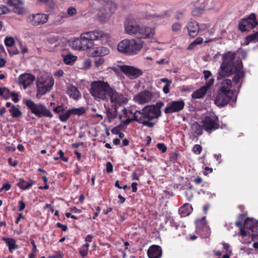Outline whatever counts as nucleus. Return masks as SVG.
<instances>
[{"label": "nucleus", "mask_w": 258, "mask_h": 258, "mask_svg": "<svg viewBox=\"0 0 258 258\" xmlns=\"http://www.w3.org/2000/svg\"><path fill=\"white\" fill-rule=\"evenodd\" d=\"M235 53L228 51L223 54L222 62L217 73L218 80L234 74L233 81L237 83L239 79L243 77L242 64L241 60L233 61Z\"/></svg>", "instance_id": "f257e3e1"}, {"label": "nucleus", "mask_w": 258, "mask_h": 258, "mask_svg": "<svg viewBox=\"0 0 258 258\" xmlns=\"http://www.w3.org/2000/svg\"><path fill=\"white\" fill-rule=\"evenodd\" d=\"M112 87L103 81H93L90 85V92L95 100H107V97Z\"/></svg>", "instance_id": "f03ea898"}, {"label": "nucleus", "mask_w": 258, "mask_h": 258, "mask_svg": "<svg viewBox=\"0 0 258 258\" xmlns=\"http://www.w3.org/2000/svg\"><path fill=\"white\" fill-rule=\"evenodd\" d=\"M81 38L83 50H85L92 48L94 45V40L107 41L110 38V35L101 30H94L82 33Z\"/></svg>", "instance_id": "7ed1b4c3"}, {"label": "nucleus", "mask_w": 258, "mask_h": 258, "mask_svg": "<svg viewBox=\"0 0 258 258\" xmlns=\"http://www.w3.org/2000/svg\"><path fill=\"white\" fill-rule=\"evenodd\" d=\"M143 45L142 40L139 39H125L119 42L117 50L126 55H135L141 50Z\"/></svg>", "instance_id": "20e7f679"}, {"label": "nucleus", "mask_w": 258, "mask_h": 258, "mask_svg": "<svg viewBox=\"0 0 258 258\" xmlns=\"http://www.w3.org/2000/svg\"><path fill=\"white\" fill-rule=\"evenodd\" d=\"M24 103L31 112L38 117L44 116L51 118L53 116L50 110L42 104H36L31 99L24 100Z\"/></svg>", "instance_id": "39448f33"}, {"label": "nucleus", "mask_w": 258, "mask_h": 258, "mask_svg": "<svg viewBox=\"0 0 258 258\" xmlns=\"http://www.w3.org/2000/svg\"><path fill=\"white\" fill-rule=\"evenodd\" d=\"M109 100L111 106L117 109L119 107L127 104L128 98L123 94L117 92L112 87L107 97V100Z\"/></svg>", "instance_id": "423d86ee"}, {"label": "nucleus", "mask_w": 258, "mask_h": 258, "mask_svg": "<svg viewBox=\"0 0 258 258\" xmlns=\"http://www.w3.org/2000/svg\"><path fill=\"white\" fill-rule=\"evenodd\" d=\"M117 8L115 0H104V4L99 9V15L108 20L115 13Z\"/></svg>", "instance_id": "0eeeda50"}, {"label": "nucleus", "mask_w": 258, "mask_h": 258, "mask_svg": "<svg viewBox=\"0 0 258 258\" xmlns=\"http://www.w3.org/2000/svg\"><path fill=\"white\" fill-rule=\"evenodd\" d=\"M54 85V80L52 77H48L45 80H38L37 82V98H40L52 89Z\"/></svg>", "instance_id": "6e6552de"}, {"label": "nucleus", "mask_w": 258, "mask_h": 258, "mask_svg": "<svg viewBox=\"0 0 258 258\" xmlns=\"http://www.w3.org/2000/svg\"><path fill=\"white\" fill-rule=\"evenodd\" d=\"M135 115L151 120L159 117L161 115V110L155 105L147 106L144 107L141 111H137Z\"/></svg>", "instance_id": "1a4fd4ad"}, {"label": "nucleus", "mask_w": 258, "mask_h": 258, "mask_svg": "<svg viewBox=\"0 0 258 258\" xmlns=\"http://www.w3.org/2000/svg\"><path fill=\"white\" fill-rule=\"evenodd\" d=\"M203 127L205 131L210 133L218 129L220 125L218 118L216 116H207L203 120Z\"/></svg>", "instance_id": "9d476101"}, {"label": "nucleus", "mask_w": 258, "mask_h": 258, "mask_svg": "<svg viewBox=\"0 0 258 258\" xmlns=\"http://www.w3.org/2000/svg\"><path fill=\"white\" fill-rule=\"evenodd\" d=\"M254 14H251L247 18L243 19L239 23V29L244 32L255 27L257 23Z\"/></svg>", "instance_id": "9b49d317"}, {"label": "nucleus", "mask_w": 258, "mask_h": 258, "mask_svg": "<svg viewBox=\"0 0 258 258\" xmlns=\"http://www.w3.org/2000/svg\"><path fill=\"white\" fill-rule=\"evenodd\" d=\"M233 94L218 90L215 99V104L218 106H224L232 98Z\"/></svg>", "instance_id": "f8f14e48"}, {"label": "nucleus", "mask_w": 258, "mask_h": 258, "mask_svg": "<svg viewBox=\"0 0 258 258\" xmlns=\"http://www.w3.org/2000/svg\"><path fill=\"white\" fill-rule=\"evenodd\" d=\"M124 30L129 35H136L141 31V27L133 19H128L124 22Z\"/></svg>", "instance_id": "ddd939ff"}, {"label": "nucleus", "mask_w": 258, "mask_h": 258, "mask_svg": "<svg viewBox=\"0 0 258 258\" xmlns=\"http://www.w3.org/2000/svg\"><path fill=\"white\" fill-rule=\"evenodd\" d=\"M120 69L126 76L131 79H135L142 74L141 70L130 66H121Z\"/></svg>", "instance_id": "4468645a"}, {"label": "nucleus", "mask_w": 258, "mask_h": 258, "mask_svg": "<svg viewBox=\"0 0 258 258\" xmlns=\"http://www.w3.org/2000/svg\"><path fill=\"white\" fill-rule=\"evenodd\" d=\"M48 19L47 15L44 14H36L30 15L27 19L29 23L33 26H38L46 23Z\"/></svg>", "instance_id": "2eb2a0df"}, {"label": "nucleus", "mask_w": 258, "mask_h": 258, "mask_svg": "<svg viewBox=\"0 0 258 258\" xmlns=\"http://www.w3.org/2000/svg\"><path fill=\"white\" fill-rule=\"evenodd\" d=\"M214 81V79L210 78L204 86L196 90L192 94V97L194 99H200L203 98L207 91L213 86Z\"/></svg>", "instance_id": "dca6fc26"}, {"label": "nucleus", "mask_w": 258, "mask_h": 258, "mask_svg": "<svg viewBox=\"0 0 258 258\" xmlns=\"http://www.w3.org/2000/svg\"><path fill=\"white\" fill-rule=\"evenodd\" d=\"M35 80V77L30 74L21 75L18 79L19 85L22 86L24 89L30 86Z\"/></svg>", "instance_id": "f3484780"}, {"label": "nucleus", "mask_w": 258, "mask_h": 258, "mask_svg": "<svg viewBox=\"0 0 258 258\" xmlns=\"http://www.w3.org/2000/svg\"><path fill=\"white\" fill-rule=\"evenodd\" d=\"M184 103L183 100L172 101L168 103L164 109L165 113H170L178 111L183 108Z\"/></svg>", "instance_id": "a211bd4d"}, {"label": "nucleus", "mask_w": 258, "mask_h": 258, "mask_svg": "<svg viewBox=\"0 0 258 258\" xmlns=\"http://www.w3.org/2000/svg\"><path fill=\"white\" fill-rule=\"evenodd\" d=\"M153 97L151 92L145 91L136 95L134 97L135 101L140 104H144L150 101Z\"/></svg>", "instance_id": "6ab92c4d"}, {"label": "nucleus", "mask_w": 258, "mask_h": 258, "mask_svg": "<svg viewBox=\"0 0 258 258\" xmlns=\"http://www.w3.org/2000/svg\"><path fill=\"white\" fill-rule=\"evenodd\" d=\"M257 225L258 221L253 219L247 218L244 221L245 228L251 230L253 237L256 236L257 235L256 233Z\"/></svg>", "instance_id": "aec40b11"}, {"label": "nucleus", "mask_w": 258, "mask_h": 258, "mask_svg": "<svg viewBox=\"0 0 258 258\" xmlns=\"http://www.w3.org/2000/svg\"><path fill=\"white\" fill-rule=\"evenodd\" d=\"M147 254L149 258H160L162 256L161 247L157 245H153L149 248Z\"/></svg>", "instance_id": "412c9836"}, {"label": "nucleus", "mask_w": 258, "mask_h": 258, "mask_svg": "<svg viewBox=\"0 0 258 258\" xmlns=\"http://www.w3.org/2000/svg\"><path fill=\"white\" fill-rule=\"evenodd\" d=\"M218 90L232 94H234L235 91L232 85L231 81L228 79H224L221 82Z\"/></svg>", "instance_id": "4be33fe9"}, {"label": "nucleus", "mask_w": 258, "mask_h": 258, "mask_svg": "<svg viewBox=\"0 0 258 258\" xmlns=\"http://www.w3.org/2000/svg\"><path fill=\"white\" fill-rule=\"evenodd\" d=\"M189 34L190 36H196L200 30L199 24L197 22L191 20L189 21L187 25Z\"/></svg>", "instance_id": "5701e85b"}, {"label": "nucleus", "mask_w": 258, "mask_h": 258, "mask_svg": "<svg viewBox=\"0 0 258 258\" xmlns=\"http://www.w3.org/2000/svg\"><path fill=\"white\" fill-rule=\"evenodd\" d=\"M7 3L9 6L13 7L16 9V13L19 14L23 13V10L22 9V6L23 3L21 0H8Z\"/></svg>", "instance_id": "b1692460"}, {"label": "nucleus", "mask_w": 258, "mask_h": 258, "mask_svg": "<svg viewBox=\"0 0 258 258\" xmlns=\"http://www.w3.org/2000/svg\"><path fill=\"white\" fill-rule=\"evenodd\" d=\"M145 18L151 21L156 25H159L161 24L163 16L154 13H147L145 16Z\"/></svg>", "instance_id": "393cba45"}, {"label": "nucleus", "mask_w": 258, "mask_h": 258, "mask_svg": "<svg viewBox=\"0 0 258 258\" xmlns=\"http://www.w3.org/2000/svg\"><path fill=\"white\" fill-rule=\"evenodd\" d=\"M109 49L105 47H98L91 53L92 57L103 56L109 53Z\"/></svg>", "instance_id": "a878e982"}, {"label": "nucleus", "mask_w": 258, "mask_h": 258, "mask_svg": "<svg viewBox=\"0 0 258 258\" xmlns=\"http://www.w3.org/2000/svg\"><path fill=\"white\" fill-rule=\"evenodd\" d=\"M137 111H139L138 110H134L131 107L124 108L122 110V115H119L118 118L120 120H121L122 117L130 118L131 116L133 115V119L135 120V113H136Z\"/></svg>", "instance_id": "bb28decb"}, {"label": "nucleus", "mask_w": 258, "mask_h": 258, "mask_svg": "<svg viewBox=\"0 0 258 258\" xmlns=\"http://www.w3.org/2000/svg\"><path fill=\"white\" fill-rule=\"evenodd\" d=\"M155 29L151 27L141 28V31L139 32L143 38H147L152 37L155 34Z\"/></svg>", "instance_id": "cd10ccee"}, {"label": "nucleus", "mask_w": 258, "mask_h": 258, "mask_svg": "<svg viewBox=\"0 0 258 258\" xmlns=\"http://www.w3.org/2000/svg\"><path fill=\"white\" fill-rule=\"evenodd\" d=\"M68 93L70 97L77 100L81 97V94L78 89L74 86L68 87Z\"/></svg>", "instance_id": "c85d7f7f"}, {"label": "nucleus", "mask_w": 258, "mask_h": 258, "mask_svg": "<svg viewBox=\"0 0 258 258\" xmlns=\"http://www.w3.org/2000/svg\"><path fill=\"white\" fill-rule=\"evenodd\" d=\"M4 241L6 243L9 247V250L12 252L14 250L18 248V246L16 244V241L12 238H3Z\"/></svg>", "instance_id": "c756f323"}, {"label": "nucleus", "mask_w": 258, "mask_h": 258, "mask_svg": "<svg viewBox=\"0 0 258 258\" xmlns=\"http://www.w3.org/2000/svg\"><path fill=\"white\" fill-rule=\"evenodd\" d=\"M192 208L188 204H184L179 209V213L181 216L185 217L188 216L191 212Z\"/></svg>", "instance_id": "7c9ffc66"}, {"label": "nucleus", "mask_w": 258, "mask_h": 258, "mask_svg": "<svg viewBox=\"0 0 258 258\" xmlns=\"http://www.w3.org/2000/svg\"><path fill=\"white\" fill-rule=\"evenodd\" d=\"M146 117H141L135 115V120L138 122L143 124V125L147 126L149 127H152L154 125V123L150 121L149 119L147 120Z\"/></svg>", "instance_id": "2f4dec72"}, {"label": "nucleus", "mask_w": 258, "mask_h": 258, "mask_svg": "<svg viewBox=\"0 0 258 258\" xmlns=\"http://www.w3.org/2000/svg\"><path fill=\"white\" fill-rule=\"evenodd\" d=\"M71 47L76 50L83 49L82 41L81 36L72 40L70 43Z\"/></svg>", "instance_id": "473e14b6"}, {"label": "nucleus", "mask_w": 258, "mask_h": 258, "mask_svg": "<svg viewBox=\"0 0 258 258\" xmlns=\"http://www.w3.org/2000/svg\"><path fill=\"white\" fill-rule=\"evenodd\" d=\"M34 182L31 179H29V182H27L23 179H20L17 185L21 189L26 190L32 186Z\"/></svg>", "instance_id": "72a5a7b5"}, {"label": "nucleus", "mask_w": 258, "mask_h": 258, "mask_svg": "<svg viewBox=\"0 0 258 258\" xmlns=\"http://www.w3.org/2000/svg\"><path fill=\"white\" fill-rule=\"evenodd\" d=\"M9 111L13 118L19 117L22 115V112L20 111V109L15 105H12Z\"/></svg>", "instance_id": "f704fd0d"}, {"label": "nucleus", "mask_w": 258, "mask_h": 258, "mask_svg": "<svg viewBox=\"0 0 258 258\" xmlns=\"http://www.w3.org/2000/svg\"><path fill=\"white\" fill-rule=\"evenodd\" d=\"M77 57L72 54L66 55L63 57L64 62L67 64H72L76 60Z\"/></svg>", "instance_id": "c9c22d12"}, {"label": "nucleus", "mask_w": 258, "mask_h": 258, "mask_svg": "<svg viewBox=\"0 0 258 258\" xmlns=\"http://www.w3.org/2000/svg\"><path fill=\"white\" fill-rule=\"evenodd\" d=\"M72 115H77L81 116L85 113L86 110L85 107H81L80 108H74L70 109Z\"/></svg>", "instance_id": "e433bc0d"}, {"label": "nucleus", "mask_w": 258, "mask_h": 258, "mask_svg": "<svg viewBox=\"0 0 258 258\" xmlns=\"http://www.w3.org/2000/svg\"><path fill=\"white\" fill-rule=\"evenodd\" d=\"M258 41V32L246 37L244 44L247 45L251 42H256Z\"/></svg>", "instance_id": "4c0bfd02"}, {"label": "nucleus", "mask_w": 258, "mask_h": 258, "mask_svg": "<svg viewBox=\"0 0 258 258\" xmlns=\"http://www.w3.org/2000/svg\"><path fill=\"white\" fill-rule=\"evenodd\" d=\"M117 109L114 108V111H111L109 108L106 109V115L109 122H111L113 119L116 118L117 115Z\"/></svg>", "instance_id": "58836bf2"}, {"label": "nucleus", "mask_w": 258, "mask_h": 258, "mask_svg": "<svg viewBox=\"0 0 258 258\" xmlns=\"http://www.w3.org/2000/svg\"><path fill=\"white\" fill-rule=\"evenodd\" d=\"M70 109L66 111H63L59 114L58 117L59 120L62 122H66L71 115Z\"/></svg>", "instance_id": "ea45409f"}, {"label": "nucleus", "mask_w": 258, "mask_h": 258, "mask_svg": "<svg viewBox=\"0 0 258 258\" xmlns=\"http://www.w3.org/2000/svg\"><path fill=\"white\" fill-rule=\"evenodd\" d=\"M89 246V244L86 243L84 244L80 249L79 253L82 257L86 256L88 252V247Z\"/></svg>", "instance_id": "a19ab883"}, {"label": "nucleus", "mask_w": 258, "mask_h": 258, "mask_svg": "<svg viewBox=\"0 0 258 258\" xmlns=\"http://www.w3.org/2000/svg\"><path fill=\"white\" fill-rule=\"evenodd\" d=\"M192 130L197 135H201L202 134V128L201 126L197 123L195 122L191 126Z\"/></svg>", "instance_id": "79ce46f5"}, {"label": "nucleus", "mask_w": 258, "mask_h": 258, "mask_svg": "<svg viewBox=\"0 0 258 258\" xmlns=\"http://www.w3.org/2000/svg\"><path fill=\"white\" fill-rule=\"evenodd\" d=\"M14 43V40L12 37H7L5 39V44L8 47H12Z\"/></svg>", "instance_id": "37998d69"}, {"label": "nucleus", "mask_w": 258, "mask_h": 258, "mask_svg": "<svg viewBox=\"0 0 258 258\" xmlns=\"http://www.w3.org/2000/svg\"><path fill=\"white\" fill-rule=\"evenodd\" d=\"M196 223L197 227L198 228L201 227V226H204V227L206 228H208V226L206 225L207 223L205 217H203L201 219L198 220Z\"/></svg>", "instance_id": "c03bdc74"}, {"label": "nucleus", "mask_w": 258, "mask_h": 258, "mask_svg": "<svg viewBox=\"0 0 258 258\" xmlns=\"http://www.w3.org/2000/svg\"><path fill=\"white\" fill-rule=\"evenodd\" d=\"M94 59V64L95 67H99L100 66L103 64L104 62V59L102 57H97Z\"/></svg>", "instance_id": "a18cd8bd"}, {"label": "nucleus", "mask_w": 258, "mask_h": 258, "mask_svg": "<svg viewBox=\"0 0 258 258\" xmlns=\"http://www.w3.org/2000/svg\"><path fill=\"white\" fill-rule=\"evenodd\" d=\"M202 150V146L198 144L195 145L194 146L192 150V152L195 154H197V155L200 154L201 153Z\"/></svg>", "instance_id": "49530a36"}, {"label": "nucleus", "mask_w": 258, "mask_h": 258, "mask_svg": "<svg viewBox=\"0 0 258 258\" xmlns=\"http://www.w3.org/2000/svg\"><path fill=\"white\" fill-rule=\"evenodd\" d=\"M10 12L9 9L5 6H0V15L8 14Z\"/></svg>", "instance_id": "de8ad7c7"}, {"label": "nucleus", "mask_w": 258, "mask_h": 258, "mask_svg": "<svg viewBox=\"0 0 258 258\" xmlns=\"http://www.w3.org/2000/svg\"><path fill=\"white\" fill-rule=\"evenodd\" d=\"M40 3H43L49 7H53L54 3L52 0H38Z\"/></svg>", "instance_id": "09e8293b"}, {"label": "nucleus", "mask_w": 258, "mask_h": 258, "mask_svg": "<svg viewBox=\"0 0 258 258\" xmlns=\"http://www.w3.org/2000/svg\"><path fill=\"white\" fill-rule=\"evenodd\" d=\"M53 111L56 113H61L64 111V109L62 106H57L53 108Z\"/></svg>", "instance_id": "8fccbe9b"}, {"label": "nucleus", "mask_w": 258, "mask_h": 258, "mask_svg": "<svg viewBox=\"0 0 258 258\" xmlns=\"http://www.w3.org/2000/svg\"><path fill=\"white\" fill-rule=\"evenodd\" d=\"M157 146L158 149L161 150L163 153L165 152L167 150V148L163 143H158Z\"/></svg>", "instance_id": "3c124183"}, {"label": "nucleus", "mask_w": 258, "mask_h": 258, "mask_svg": "<svg viewBox=\"0 0 258 258\" xmlns=\"http://www.w3.org/2000/svg\"><path fill=\"white\" fill-rule=\"evenodd\" d=\"M181 25L179 23H175L172 25V29L174 32L179 31L181 29Z\"/></svg>", "instance_id": "603ef678"}, {"label": "nucleus", "mask_w": 258, "mask_h": 258, "mask_svg": "<svg viewBox=\"0 0 258 258\" xmlns=\"http://www.w3.org/2000/svg\"><path fill=\"white\" fill-rule=\"evenodd\" d=\"M58 37H50L47 39V41L49 44H53L58 40Z\"/></svg>", "instance_id": "864d4df0"}, {"label": "nucleus", "mask_w": 258, "mask_h": 258, "mask_svg": "<svg viewBox=\"0 0 258 258\" xmlns=\"http://www.w3.org/2000/svg\"><path fill=\"white\" fill-rule=\"evenodd\" d=\"M91 66V61L89 59L85 60L83 62V68L85 69H88Z\"/></svg>", "instance_id": "5fc2aeb1"}, {"label": "nucleus", "mask_w": 258, "mask_h": 258, "mask_svg": "<svg viewBox=\"0 0 258 258\" xmlns=\"http://www.w3.org/2000/svg\"><path fill=\"white\" fill-rule=\"evenodd\" d=\"M67 12L69 16H73L76 14L77 10L76 8L74 7H70L68 8Z\"/></svg>", "instance_id": "6e6d98bb"}, {"label": "nucleus", "mask_w": 258, "mask_h": 258, "mask_svg": "<svg viewBox=\"0 0 258 258\" xmlns=\"http://www.w3.org/2000/svg\"><path fill=\"white\" fill-rule=\"evenodd\" d=\"M106 171L108 173H111L113 171V166L111 162H108L106 165Z\"/></svg>", "instance_id": "4d7b16f0"}, {"label": "nucleus", "mask_w": 258, "mask_h": 258, "mask_svg": "<svg viewBox=\"0 0 258 258\" xmlns=\"http://www.w3.org/2000/svg\"><path fill=\"white\" fill-rule=\"evenodd\" d=\"M11 187V185L10 184L8 183H5L3 185V186L0 189L1 191H2L3 190L8 191L9 190Z\"/></svg>", "instance_id": "13d9d810"}, {"label": "nucleus", "mask_w": 258, "mask_h": 258, "mask_svg": "<svg viewBox=\"0 0 258 258\" xmlns=\"http://www.w3.org/2000/svg\"><path fill=\"white\" fill-rule=\"evenodd\" d=\"M204 74L205 79L208 82L209 80L208 79H209L212 76L211 72L209 71H204Z\"/></svg>", "instance_id": "bf43d9fd"}, {"label": "nucleus", "mask_w": 258, "mask_h": 258, "mask_svg": "<svg viewBox=\"0 0 258 258\" xmlns=\"http://www.w3.org/2000/svg\"><path fill=\"white\" fill-rule=\"evenodd\" d=\"M171 84V82H169L168 84H166L164 86L163 88V91L164 93L167 94L169 92V87Z\"/></svg>", "instance_id": "052dcab7"}, {"label": "nucleus", "mask_w": 258, "mask_h": 258, "mask_svg": "<svg viewBox=\"0 0 258 258\" xmlns=\"http://www.w3.org/2000/svg\"><path fill=\"white\" fill-rule=\"evenodd\" d=\"M8 51L10 55H14L19 53V51L13 47H11L10 48L8 49Z\"/></svg>", "instance_id": "680f3d73"}, {"label": "nucleus", "mask_w": 258, "mask_h": 258, "mask_svg": "<svg viewBox=\"0 0 258 258\" xmlns=\"http://www.w3.org/2000/svg\"><path fill=\"white\" fill-rule=\"evenodd\" d=\"M11 95L12 97V100L15 102H17L19 101L18 96L17 93L12 92L11 93Z\"/></svg>", "instance_id": "e2e57ef3"}, {"label": "nucleus", "mask_w": 258, "mask_h": 258, "mask_svg": "<svg viewBox=\"0 0 258 258\" xmlns=\"http://www.w3.org/2000/svg\"><path fill=\"white\" fill-rule=\"evenodd\" d=\"M19 211H22L25 209V204L23 201H20L19 202Z\"/></svg>", "instance_id": "0e129e2a"}, {"label": "nucleus", "mask_w": 258, "mask_h": 258, "mask_svg": "<svg viewBox=\"0 0 258 258\" xmlns=\"http://www.w3.org/2000/svg\"><path fill=\"white\" fill-rule=\"evenodd\" d=\"M56 225L58 227L61 228L63 231H66L67 230L68 227L66 225H62L60 223H57Z\"/></svg>", "instance_id": "69168bd1"}, {"label": "nucleus", "mask_w": 258, "mask_h": 258, "mask_svg": "<svg viewBox=\"0 0 258 258\" xmlns=\"http://www.w3.org/2000/svg\"><path fill=\"white\" fill-rule=\"evenodd\" d=\"M132 121H135L134 119H133V118H126V119L122 122L123 124L125 125H127L129 124Z\"/></svg>", "instance_id": "338daca9"}, {"label": "nucleus", "mask_w": 258, "mask_h": 258, "mask_svg": "<svg viewBox=\"0 0 258 258\" xmlns=\"http://www.w3.org/2000/svg\"><path fill=\"white\" fill-rule=\"evenodd\" d=\"M203 41V39L201 37H198L197 38L195 41H194V43L196 45L200 44H201Z\"/></svg>", "instance_id": "774afa93"}]
</instances>
